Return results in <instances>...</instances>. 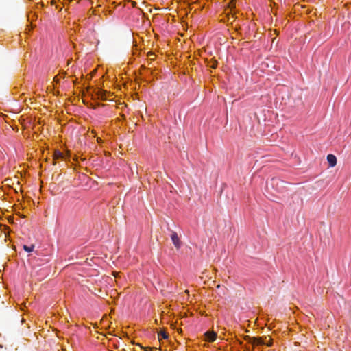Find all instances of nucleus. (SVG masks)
<instances>
[{
  "label": "nucleus",
  "mask_w": 351,
  "mask_h": 351,
  "mask_svg": "<svg viewBox=\"0 0 351 351\" xmlns=\"http://www.w3.org/2000/svg\"><path fill=\"white\" fill-rule=\"evenodd\" d=\"M250 343L254 346L265 345V336L254 337L252 339Z\"/></svg>",
  "instance_id": "4"
},
{
  "label": "nucleus",
  "mask_w": 351,
  "mask_h": 351,
  "mask_svg": "<svg viewBox=\"0 0 351 351\" xmlns=\"http://www.w3.org/2000/svg\"><path fill=\"white\" fill-rule=\"evenodd\" d=\"M327 160H328V162L330 167H333L337 164V158L333 154H328L327 156Z\"/></svg>",
  "instance_id": "5"
},
{
  "label": "nucleus",
  "mask_w": 351,
  "mask_h": 351,
  "mask_svg": "<svg viewBox=\"0 0 351 351\" xmlns=\"http://www.w3.org/2000/svg\"><path fill=\"white\" fill-rule=\"evenodd\" d=\"M97 141L98 143H102V140H101V138L100 137H97Z\"/></svg>",
  "instance_id": "12"
},
{
  "label": "nucleus",
  "mask_w": 351,
  "mask_h": 351,
  "mask_svg": "<svg viewBox=\"0 0 351 351\" xmlns=\"http://www.w3.org/2000/svg\"><path fill=\"white\" fill-rule=\"evenodd\" d=\"M58 80H59V78H58V75L55 76V77H54V78H53V80H54L55 82H58Z\"/></svg>",
  "instance_id": "13"
},
{
  "label": "nucleus",
  "mask_w": 351,
  "mask_h": 351,
  "mask_svg": "<svg viewBox=\"0 0 351 351\" xmlns=\"http://www.w3.org/2000/svg\"><path fill=\"white\" fill-rule=\"evenodd\" d=\"M273 344V339L270 337L265 336V345L270 347Z\"/></svg>",
  "instance_id": "8"
},
{
  "label": "nucleus",
  "mask_w": 351,
  "mask_h": 351,
  "mask_svg": "<svg viewBox=\"0 0 351 351\" xmlns=\"http://www.w3.org/2000/svg\"><path fill=\"white\" fill-rule=\"evenodd\" d=\"M147 56H148V58H149L151 60H154V58H155V55H154V53H152V52H149V53H147Z\"/></svg>",
  "instance_id": "10"
},
{
  "label": "nucleus",
  "mask_w": 351,
  "mask_h": 351,
  "mask_svg": "<svg viewBox=\"0 0 351 351\" xmlns=\"http://www.w3.org/2000/svg\"><path fill=\"white\" fill-rule=\"evenodd\" d=\"M217 337V334L213 330H208L204 334V341L206 342H214Z\"/></svg>",
  "instance_id": "2"
},
{
  "label": "nucleus",
  "mask_w": 351,
  "mask_h": 351,
  "mask_svg": "<svg viewBox=\"0 0 351 351\" xmlns=\"http://www.w3.org/2000/svg\"><path fill=\"white\" fill-rule=\"evenodd\" d=\"M91 134L93 135L94 137L96 136L97 133H96V132L94 130H91Z\"/></svg>",
  "instance_id": "11"
},
{
  "label": "nucleus",
  "mask_w": 351,
  "mask_h": 351,
  "mask_svg": "<svg viewBox=\"0 0 351 351\" xmlns=\"http://www.w3.org/2000/svg\"><path fill=\"white\" fill-rule=\"evenodd\" d=\"M101 97L102 99H107L106 96V94L104 95H101Z\"/></svg>",
  "instance_id": "14"
},
{
  "label": "nucleus",
  "mask_w": 351,
  "mask_h": 351,
  "mask_svg": "<svg viewBox=\"0 0 351 351\" xmlns=\"http://www.w3.org/2000/svg\"><path fill=\"white\" fill-rule=\"evenodd\" d=\"M139 347L141 348V349H144V348L141 346H139Z\"/></svg>",
  "instance_id": "17"
},
{
  "label": "nucleus",
  "mask_w": 351,
  "mask_h": 351,
  "mask_svg": "<svg viewBox=\"0 0 351 351\" xmlns=\"http://www.w3.org/2000/svg\"><path fill=\"white\" fill-rule=\"evenodd\" d=\"M70 157L69 152L64 154L60 150L56 149L53 154V165H55L59 160H66Z\"/></svg>",
  "instance_id": "1"
},
{
  "label": "nucleus",
  "mask_w": 351,
  "mask_h": 351,
  "mask_svg": "<svg viewBox=\"0 0 351 351\" xmlns=\"http://www.w3.org/2000/svg\"><path fill=\"white\" fill-rule=\"evenodd\" d=\"M132 5H133V6H135V5H136V2L132 1Z\"/></svg>",
  "instance_id": "16"
},
{
  "label": "nucleus",
  "mask_w": 351,
  "mask_h": 351,
  "mask_svg": "<svg viewBox=\"0 0 351 351\" xmlns=\"http://www.w3.org/2000/svg\"><path fill=\"white\" fill-rule=\"evenodd\" d=\"M34 245H32L30 247L29 246H27V245H24L23 246V249L28 252H32L34 250Z\"/></svg>",
  "instance_id": "9"
},
{
  "label": "nucleus",
  "mask_w": 351,
  "mask_h": 351,
  "mask_svg": "<svg viewBox=\"0 0 351 351\" xmlns=\"http://www.w3.org/2000/svg\"><path fill=\"white\" fill-rule=\"evenodd\" d=\"M113 274H114V277H116V278L118 277V276H119V273L114 272Z\"/></svg>",
  "instance_id": "15"
},
{
  "label": "nucleus",
  "mask_w": 351,
  "mask_h": 351,
  "mask_svg": "<svg viewBox=\"0 0 351 351\" xmlns=\"http://www.w3.org/2000/svg\"><path fill=\"white\" fill-rule=\"evenodd\" d=\"M171 238L172 242H173V245H175V247H176V249H178V250L180 249L182 245V242H181L180 239L178 237V234L176 232H172V233L171 234Z\"/></svg>",
  "instance_id": "3"
},
{
  "label": "nucleus",
  "mask_w": 351,
  "mask_h": 351,
  "mask_svg": "<svg viewBox=\"0 0 351 351\" xmlns=\"http://www.w3.org/2000/svg\"><path fill=\"white\" fill-rule=\"evenodd\" d=\"M217 64H218L217 61L214 59H211L208 63V66L211 69H216L217 66Z\"/></svg>",
  "instance_id": "7"
},
{
  "label": "nucleus",
  "mask_w": 351,
  "mask_h": 351,
  "mask_svg": "<svg viewBox=\"0 0 351 351\" xmlns=\"http://www.w3.org/2000/svg\"><path fill=\"white\" fill-rule=\"evenodd\" d=\"M158 340L159 341H161L162 339H166L168 338V334L166 331L165 330H160L158 333Z\"/></svg>",
  "instance_id": "6"
}]
</instances>
